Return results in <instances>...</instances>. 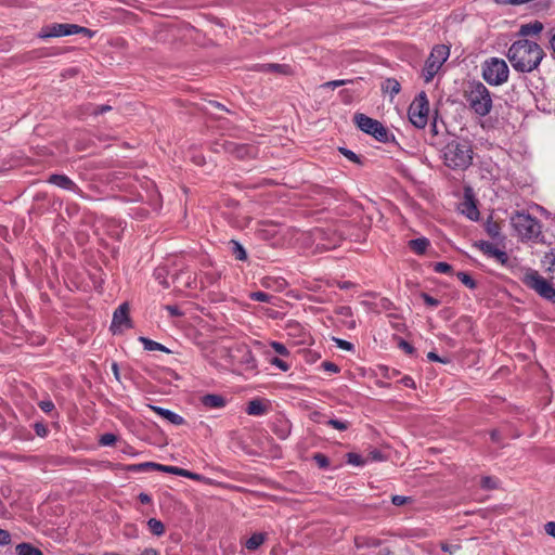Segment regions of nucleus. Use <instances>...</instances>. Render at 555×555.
<instances>
[{"label": "nucleus", "instance_id": "obj_1", "mask_svg": "<svg viewBox=\"0 0 555 555\" xmlns=\"http://www.w3.org/2000/svg\"><path fill=\"white\" fill-rule=\"evenodd\" d=\"M543 49L528 39L515 41L508 49L507 57L515 70L530 73L534 70L544 57Z\"/></svg>", "mask_w": 555, "mask_h": 555}, {"label": "nucleus", "instance_id": "obj_2", "mask_svg": "<svg viewBox=\"0 0 555 555\" xmlns=\"http://www.w3.org/2000/svg\"><path fill=\"white\" fill-rule=\"evenodd\" d=\"M473 146L468 140L453 139L443 149L444 165L454 170H464L473 162Z\"/></svg>", "mask_w": 555, "mask_h": 555}, {"label": "nucleus", "instance_id": "obj_3", "mask_svg": "<svg viewBox=\"0 0 555 555\" xmlns=\"http://www.w3.org/2000/svg\"><path fill=\"white\" fill-rule=\"evenodd\" d=\"M468 107L478 116L485 117L492 109V98L488 88L480 81L469 82L464 91Z\"/></svg>", "mask_w": 555, "mask_h": 555}, {"label": "nucleus", "instance_id": "obj_4", "mask_svg": "<svg viewBox=\"0 0 555 555\" xmlns=\"http://www.w3.org/2000/svg\"><path fill=\"white\" fill-rule=\"evenodd\" d=\"M509 220L521 241H537L542 234L540 221L525 211L513 212Z\"/></svg>", "mask_w": 555, "mask_h": 555}, {"label": "nucleus", "instance_id": "obj_5", "mask_svg": "<svg viewBox=\"0 0 555 555\" xmlns=\"http://www.w3.org/2000/svg\"><path fill=\"white\" fill-rule=\"evenodd\" d=\"M482 78L491 86H501L507 81L509 69L503 59L490 57L482 63Z\"/></svg>", "mask_w": 555, "mask_h": 555}, {"label": "nucleus", "instance_id": "obj_6", "mask_svg": "<svg viewBox=\"0 0 555 555\" xmlns=\"http://www.w3.org/2000/svg\"><path fill=\"white\" fill-rule=\"evenodd\" d=\"M81 34L87 36L88 38H92L94 36V31L82 27L76 24H50L41 28L38 34V37L41 39L54 38V37H63L69 35Z\"/></svg>", "mask_w": 555, "mask_h": 555}, {"label": "nucleus", "instance_id": "obj_7", "mask_svg": "<svg viewBox=\"0 0 555 555\" xmlns=\"http://www.w3.org/2000/svg\"><path fill=\"white\" fill-rule=\"evenodd\" d=\"M522 283L542 298L555 302V288L538 271L528 269L522 276Z\"/></svg>", "mask_w": 555, "mask_h": 555}, {"label": "nucleus", "instance_id": "obj_8", "mask_svg": "<svg viewBox=\"0 0 555 555\" xmlns=\"http://www.w3.org/2000/svg\"><path fill=\"white\" fill-rule=\"evenodd\" d=\"M450 55V48L446 44H437L433 48L425 62L423 76L425 82H430Z\"/></svg>", "mask_w": 555, "mask_h": 555}, {"label": "nucleus", "instance_id": "obj_9", "mask_svg": "<svg viewBox=\"0 0 555 555\" xmlns=\"http://www.w3.org/2000/svg\"><path fill=\"white\" fill-rule=\"evenodd\" d=\"M429 102L424 91L418 93L409 107V119L418 129L426 127L428 121Z\"/></svg>", "mask_w": 555, "mask_h": 555}, {"label": "nucleus", "instance_id": "obj_10", "mask_svg": "<svg viewBox=\"0 0 555 555\" xmlns=\"http://www.w3.org/2000/svg\"><path fill=\"white\" fill-rule=\"evenodd\" d=\"M353 120L359 129L363 132L371 134L379 142H388L390 134L388 130L376 119H373L364 114L358 113L353 116Z\"/></svg>", "mask_w": 555, "mask_h": 555}, {"label": "nucleus", "instance_id": "obj_11", "mask_svg": "<svg viewBox=\"0 0 555 555\" xmlns=\"http://www.w3.org/2000/svg\"><path fill=\"white\" fill-rule=\"evenodd\" d=\"M131 326L129 318V305L127 302L121 304L114 312L111 324V330L114 334L121 333L125 328Z\"/></svg>", "mask_w": 555, "mask_h": 555}, {"label": "nucleus", "instance_id": "obj_12", "mask_svg": "<svg viewBox=\"0 0 555 555\" xmlns=\"http://www.w3.org/2000/svg\"><path fill=\"white\" fill-rule=\"evenodd\" d=\"M478 246L485 255L494 258L499 263L505 264L508 261L507 254L504 250L498 248L494 244L489 242H480Z\"/></svg>", "mask_w": 555, "mask_h": 555}, {"label": "nucleus", "instance_id": "obj_13", "mask_svg": "<svg viewBox=\"0 0 555 555\" xmlns=\"http://www.w3.org/2000/svg\"><path fill=\"white\" fill-rule=\"evenodd\" d=\"M461 212L465 215L470 220H477L479 218L478 208L472 197L467 192L465 193L464 201L460 205Z\"/></svg>", "mask_w": 555, "mask_h": 555}, {"label": "nucleus", "instance_id": "obj_14", "mask_svg": "<svg viewBox=\"0 0 555 555\" xmlns=\"http://www.w3.org/2000/svg\"><path fill=\"white\" fill-rule=\"evenodd\" d=\"M257 70L264 73H274L278 75L289 76L293 75V69L287 64H275V63H267L257 65Z\"/></svg>", "mask_w": 555, "mask_h": 555}, {"label": "nucleus", "instance_id": "obj_15", "mask_svg": "<svg viewBox=\"0 0 555 555\" xmlns=\"http://www.w3.org/2000/svg\"><path fill=\"white\" fill-rule=\"evenodd\" d=\"M48 181L64 190L73 192L77 190L76 183L65 175H51Z\"/></svg>", "mask_w": 555, "mask_h": 555}, {"label": "nucleus", "instance_id": "obj_16", "mask_svg": "<svg viewBox=\"0 0 555 555\" xmlns=\"http://www.w3.org/2000/svg\"><path fill=\"white\" fill-rule=\"evenodd\" d=\"M156 414H158L159 416L164 417L165 420H167L168 422H170L171 424L173 425H182L184 423V420L182 416H180L179 414L170 411V410H167V409H164V408H160V406H155V405H151L150 406Z\"/></svg>", "mask_w": 555, "mask_h": 555}, {"label": "nucleus", "instance_id": "obj_17", "mask_svg": "<svg viewBox=\"0 0 555 555\" xmlns=\"http://www.w3.org/2000/svg\"><path fill=\"white\" fill-rule=\"evenodd\" d=\"M204 406L208 409H221L225 405V399L220 395L209 393L201 399Z\"/></svg>", "mask_w": 555, "mask_h": 555}, {"label": "nucleus", "instance_id": "obj_18", "mask_svg": "<svg viewBox=\"0 0 555 555\" xmlns=\"http://www.w3.org/2000/svg\"><path fill=\"white\" fill-rule=\"evenodd\" d=\"M267 539V534L262 532H256L251 534L249 539L245 541V547L249 551H255L260 547Z\"/></svg>", "mask_w": 555, "mask_h": 555}, {"label": "nucleus", "instance_id": "obj_19", "mask_svg": "<svg viewBox=\"0 0 555 555\" xmlns=\"http://www.w3.org/2000/svg\"><path fill=\"white\" fill-rule=\"evenodd\" d=\"M543 29V24L539 21H534L532 23L524 24L520 26L519 34L521 36H532L538 35Z\"/></svg>", "mask_w": 555, "mask_h": 555}, {"label": "nucleus", "instance_id": "obj_20", "mask_svg": "<svg viewBox=\"0 0 555 555\" xmlns=\"http://www.w3.org/2000/svg\"><path fill=\"white\" fill-rule=\"evenodd\" d=\"M163 472L170 473V474L178 475V476H182V477H186V478H190V479H193V480H199L201 479V476L198 474L192 473L190 470H186V469H183V468H180V467H177V466H166V465H164Z\"/></svg>", "mask_w": 555, "mask_h": 555}, {"label": "nucleus", "instance_id": "obj_21", "mask_svg": "<svg viewBox=\"0 0 555 555\" xmlns=\"http://www.w3.org/2000/svg\"><path fill=\"white\" fill-rule=\"evenodd\" d=\"M131 472H146V470H160L163 472L164 465L154 462H145L140 464H133L128 467Z\"/></svg>", "mask_w": 555, "mask_h": 555}, {"label": "nucleus", "instance_id": "obj_22", "mask_svg": "<svg viewBox=\"0 0 555 555\" xmlns=\"http://www.w3.org/2000/svg\"><path fill=\"white\" fill-rule=\"evenodd\" d=\"M266 411H267L266 405L262 403L261 400H258V399L249 401V403L246 408V412L248 415L259 416V415H263L266 413Z\"/></svg>", "mask_w": 555, "mask_h": 555}, {"label": "nucleus", "instance_id": "obj_23", "mask_svg": "<svg viewBox=\"0 0 555 555\" xmlns=\"http://www.w3.org/2000/svg\"><path fill=\"white\" fill-rule=\"evenodd\" d=\"M139 340L142 343L145 350H150V351L157 350V351H163L166 353L170 352V350L168 348H166L164 345H162L157 341H154L150 338L141 336V337H139Z\"/></svg>", "mask_w": 555, "mask_h": 555}, {"label": "nucleus", "instance_id": "obj_24", "mask_svg": "<svg viewBox=\"0 0 555 555\" xmlns=\"http://www.w3.org/2000/svg\"><path fill=\"white\" fill-rule=\"evenodd\" d=\"M409 245L411 247V249L413 251H415L416 254L418 255H422L425 253V250L427 249L428 245H429V242L427 238L425 237H422V238H415V240H411L409 242Z\"/></svg>", "mask_w": 555, "mask_h": 555}, {"label": "nucleus", "instance_id": "obj_25", "mask_svg": "<svg viewBox=\"0 0 555 555\" xmlns=\"http://www.w3.org/2000/svg\"><path fill=\"white\" fill-rule=\"evenodd\" d=\"M17 555H42L41 551L28 543H21L16 546Z\"/></svg>", "mask_w": 555, "mask_h": 555}, {"label": "nucleus", "instance_id": "obj_26", "mask_svg": "<svg viewBox=\"0 0 555 555\" xmlns=\"http://www.w3.org/2000/svg\"><path fill=\"white\" fill-rule=\"evenodd\" d=\"M542 263L545 268V271L555 274V249L545 254L543 257Z\"/></svg>", "mask_w": 555, "mask_h": 555}, {"label": "nucleus", "instance_id": "obj_27", "mask_svg": "<svg viewBox=\"0 0 555 555\" xmlns=\"http://www.w3.org/2000/svg\"><path fill=\"white\" fill-rule=\"evenodd\" d=\"M382 88L385 92H388L391 95H396L400 92V83L393 78L386 79Z\"/></svg>", "mask_w": 555, "mask_h": 555}, {"label": "nucleus", "instance_id": "obj_28", "mask_svg": "<svg viewBox=\"0 0 555 555\" xmlns=\"http://www.w3.org/2000/svg\"><path fill=\"white\" fill-rule=\"evenodd\" d=\"M147 526H149V529L151 530V532L157 537L163 535L165 532L164 524L156 518H151L147 521Z\"/></svg>", "mask_w": 555, "mask_h": 555}, {"label": "nucleus", "instance_id": "obj_29", "mask_svg": "<svg viewBox=\"0 0 555 555\" xmlns=\"http://www.w3.org/2000/svg\"><path fill=\"white\" fill-rule=\"evenodd\" d=\"M231 245H232V254L235 257V259L242 260V261L246 260L247 253H246L245 248L236 241H231Z\"/></svg>", "mask_w": 555, "mask_h": 555}, {"label": "nucleus", "instance_id": "obj_30", "mask_svg": "<svg viewBox=\"0 0 555 555\" xmlns=\"http://www.w3.org/2000/svg\"><path fill=\"white\" fill-rule=\"evenodd\" d=\"M236 350L243 352V361L246 363L247 367L254 369L256 366L251 352L245 346L237 347Z\"/></svg>", "mask_w": 555, "mask_h": 555}, {"label": "nucleus", "instance_id": "obj_31", "mask_svg": "<svg viewBox=\"0 0 555 555\" xmlns=\"http://www.w3.org/2000/svg\"><path fill=\"white\" fill-rule=\"evenodd\" d=\"M351 82H353V80H350V79H337V80H332V81L324 82L321 86V88H323V89H335L337 87L346 86V85L351 83Z\"/></svg>", "mask_w": 555, "mask_h": 555}, {"label": "nucleus", "instance_id": "obj_32", "mask_svg": "<svg viewBox=\"0 0 555 555\" xmlns=\"http://www.w3.org/2000/svg\"><path fill=\"white\" fill-rule=\"evenodd\" d=\"M326 424L340 431L347 430L349 428V422L336 418L328 420Z\"/></svg>", "mask_w": 555, "mask_h": 555}, {"label": "nucleus", "instance_id": "obj_33", "mask_svg": "<svg viewBox=\"0 0 555 555\" xmlns=\"http://www.w3.org/2000/svg\"><path fill=\"white\" fill-rule=\"evenodd\" d=\"M457 278L468 288L474 289L476 287V282L473 280V278L469 274H467L465 272H459Z\"/></svg>", "mask_w": 555, "mask_h": 555}, {"label": "nucleus", "instance_id": "obj_34", "mask_svg": "<svg viewBox=\"0 0 555 555\" xmlns=\"http://www.w3.org/2000/svg\"><path fill=\"white\" fill-rule=\"evenodd\" d=\"M117 441V436L111 433L101 436L99 443L103 447L113 446Z\"/></svg>", "mask_w": 555, "mask_h": 555}, {"label": "nucleus", "instance_id": "obj_35", "mask_svg": "<svg viewBox=\"0 0 555 555\" xmlns=\"http://www.w3.org/2000/svg\"><path fill=\"white\" fill-rule=\"evenodd\" d=\"M250 299L261 302H270L273 296L264 292H254L249 295Z\"/></svg>", "mask_w": 555, "mask_h": 555}, {"label": "nucleus", "instance_id": "obj_36", "mask_svg": "<svg viewBox=\"0 0 555 555\" xmlns=\"http://www.w3.org/2000/svg\"><path fill=\"white\" fill-rule=\"evenodd\" d=\"M313 461L320 468H327L330 466V460L323 453H315L313 455Z\"/></svg>", "mask_w": 555, "mask_h": 555}, {"label": "nucleus", "instance_id": "obj_37", "mask_svg": "<svg viewBox=\"0 0 555 555\" xmlns=\"http://www.w3.org/2000/svg\"><path fill=\"white\" fill-rule=\"evenodd\" d=\"M348 463L356 466H361L367 463V460L363 459L360 454L348 453Z\"/></svg>", "mask_w": 555, "mask_h": 555}, {"label": "nucleus", "instance_id": "obj_38", "mask_svg": "<svg viewBox=\"0 0 555 555\" xmlns=\"http://www.w3.org/2000/svg\"><path fill=\"white\" fill-rule=\"evenodd\" d=\"M365 460H367V463L369 462H380V461H384L385 457L379 450L375 449V450H372L369 452Z\"/></svg>", "mask_w": 555, "mask_h": 555}, {"label": "nucleus", "instance_id": "obj_39", "mask_svg": "<svg viewBox=\"0 0 555 555\" xmlns=\"http://www.w3.org/2000/svg\"><path fill=\"white\" fill-rule=\"evenodd\" d=\"M391 502L396 506H401V505L413 502V499L411 496H404V495H392Z\"/></svg>", "mask_w": 555, "mask_h": 555}, {"label": "nucleus", "instance_id": "obj_40", "mask_svg": "<svg viewBox=\"0 0 555 555\" xmlns=\"http://www.w3.org/2000/svg\"><path fill=\"white\" fill-rule=\"evenodd\" d=\"M481 487L487 490L495 489L498 487V482L494 478L486 476L481 479Z\"/></svg>", "mask_w": 555, "mask_h": 555}, {"label": "nucleus", "instance_id": "obj_41", "mask_svg": "<svg viewBox=\"0 0 555 555\" xmlns=\"http://www.w3.org/2000/svg\"><path fill=\"white\" fill-rule=\"evenodd\" d=\"M270 345L276 353L284 356V357H287L289 354V351L282 343L272 341Z\"/></svg>", "mask_w": 555, "mask_h": 555}, {"label": "nucleus", "instance_id": "obj_42", "mask_svg": "<svg viewBox=\"0 0 555 555\" xmlns=\"http://www.w3.org/2000/svg\"><path fill=\"white\" fill-rule=\"evenodd\" d=\"M339 152L345 157H347L349 160H351L353 163H357V164H360V158H359V156L354 152H352V151H350L348 149H345V147H339Z\"/></svg>", "mask_w": 555, "mask_h": 555}, {"label": "nucleus", "instance_id": "obj_43", "mask_svg": "<svg viewBox=\"0 0 555 555\" xmlns=\"http://www.w3.org/2000/svg\"><path fill=\"white\" fill-rule=\"evenodd\" d=\"M434 270L438 273H450L452 271V267L447 262H436Z\"/></svg>", "mask_w": 555, "mask_h": 555}, {"label": "nucleus", "instance_id": "obj_44", "mask_svg": "<svg viewBox=\"0 0 555 555\" xmlns=\"http://www.w3.org/2000/svg\"><path fill=\"white\" fill-rule=\"evenodd\" d=\"M270 363H271L272 365H274V366L279 367V369H280L281 371H283V372H286V371H288V370H289V365H288L285 361H283L282 359H280V358H276V357L272 358V359L270 360Z\"/></svg>", "mask_w": 555, "mask_h": 555}, {"label": "nucleus", "instance_id": "obj_45", "mask_svg": "<svg viewBox=\"0 0 555 555\" xmlns=\"http://www.w3.org/2000/svg\"><path fill=\"white\" fill-rule=\"evenodd\" d=\"M487 232L492 237H498L500 235V227L495 222H489L487 224Z\"/></svg>", "mask_w": 555, "mask_h": 555}, {"label": "nucleus", "instance_id": "obj_46", "mask_svg": "<svg viewBox=\"0 0 555 555\" xmlns=\"http://www.w3.org/2000/svg\"><path fill=\"white\" fill-rule=\"evenodd\" d=\"M38 405L44 413H50L54 410V403L51 400H42Z\"/></svg>", "mask_w": 555, "mask_h": 555}, {"label": "nucleus", "instance_id": "obj_47", "mask_svg": "<svg viewBox=\"0 0 555 555\" xmlns=\"http://www.w3.org/2000/svg\"><path fill=\"white\" fill-rule=\"evenodd\" d=\"M421 297L423 298L424 302L430 307H437L439 306L440 301L431 296H429L426 293H422Z\"/></svg>", "mask_w": 555, "mask_h": 555}, {"label": "nucleus", "instance_id": "obj_48", "mask_svg": "<svg viewBox=\"0 0 555 555\" xmlns=\"http://www.w3.org/2000/svg\"><path fill=\"white\" fill-rule=\"evenodd\" d=\"M322 367L330 373H338L339 372V367L333 362L324 361L322 363Z\"/></svg>", "mask_w": 555, "mask_h": 555}, {"label": "nucleus", "instance_id": "obj_49", "mask_svg": "<svg viewBox=\"0 0 555 555\" xmlns=\"http://www.w3.org/2000/svg\"><path fill=\"white\" fill-rule=\"evenodd\" d=\"M11 542V534L3 529H0V545H8Z\"/></svg>", "mask_w": 555, "mask_h": 555}, {"label": "nucleus", "instance_id": "obj_50", "mask_svg": "<svg viewBox=\"0 0 555 555\" xmlns=\"http://www.w3.org/2000/svg\"><path fill=\"white\" fill-rule=\"evenodd\" d=\"M334 340L336 341L337 347H339L340 349L348 350V351L353 349V345L347 340L339 339V338H335Z\"/></svg>", "mask_w": 555, "mask_h": 555}, {"label": "nucleus", "instance_id": "obj_51", "mask_svg": "<svg viewBox=\"0 0 555 555\" xmlns=\"http://www.w3.org/2000/svg\"><path fill=\"white\" fill-rule=\"evenodd\" d=\"M399 347L408 354L414 353V347L405 340H400Z\"/></svg>", "mask_w": 555, "mask_h": 555}, {"label": "nucleus", "instance_id": "obj_52", "mask_svg": "<svg viewBox=\"0 0 555 555\" xmlns=\"http://www.w3.org/2000/svg\"><path fill=\"white\" fill-rule=\"evenodd\" d=\"M111 109H112V107L109 105L92 106L91 114L99 115V114L106 113V112H108Z\"/></svg>", "mask_w": 555, "mask_h": 555}, {"label": "nucleus", "instance_id": "obj_53", "mask_svg": "<svg viewBox=\"0 0 555 555\" xmlns=\"http://www.w3.org/2000/svg\"><path fill=\"white\" fill-rule=\"evenodd\" d=\"M544 530L545 532L555 538V521H548L544 525Z\"/></svg>", "mask_w": 555, "mask_h": 555}, {"label": "nucleus", "instance_id": "obj_54", "mask_svg": "<svg viewBox=\"0 0 555 555\" xmlns=\"http://www.w3.org/2000/svg\"><path fill=\"white\" fill-rule=\"evenodd\" d=\"M36 434L40 437H44L47 435V428L42 424L35 425Z\"/></svg>", "mask_w": 555, "mask_h": 555}, {"label": "nucleus", "instance_id": "obj_55", "mask_svg": "<svg viewBox=\"0 0 555 555\" xmlns=\"http://www.w3.org/2000/svg\"><path fill=\"white\" fill-rule=\"evenodd\" d=\"M427 358L428 360L430 361H434V362H442V363H446L444 360H442L437 353L430 351L427 353Z\"/></svg>", "mask_w": 555, "mask_h": 555}, {"label": "nucleus", "instance_id": "obj_56", "mask_svg": "<svg viewBox=\"0 0 555 555\" xmlns=\"http://www.w3.org/2000/svg\"><path fill=\"white\" fill-rule=\"evenodd\" d=\"M441 548H442V551H444V552L453 553L455 550H457V548H459V546H456V545H449V544L443 543V544L441 545Z\"/></svg>", "mask_w": 555, "mask_h": 555}, {"label": "nucleus", "instance_id": "obj_57", "mask_svg": "<svg viewBox=\"0 0 555 555\" xmlns=\"http://www.w3.org/2000/svg\"><path fill=\"white\" fill-rule=\"evenodd\" d=\"M166 309L168 310V312L173 315V317H177V315H180L181 312L179 311V309L175 306H167Z\"/></svg>", "mask_w": 555, "mask_h": 555}, {"label": "nucleus", "instance_id": "obj_58", "mask_svg": "<svg viewBox=\"0 0 555 555\" xmlns=\"http://www.w3.org/2000/svg\"><path fill=\"white\" fill-rule=\"evenodd\" d=\"M140 555H159L154 548H145Z\"/></svg>", "mask_w": 555, "mask_h": 555}, {"label": "nucleus", "instance_id": "obj_59", "mask_svg": "<svg viewBox=\"0 0 555 555\" xmlns=\"http://www.w3.org/2000/svg\"><path fill=\"white\" fill-rule=\"evenodd\" d=\"M340 241V237H337L336 241L334 243H328V244H323L322 246L325 248V249H331V248H334L337 246V244L339 243Z\"/></svg>", "mask_w": 555, "mask_h": 555}, {"label": "nucleus", "instance_id": "obj_60", "mask_svg": "<svg viewBox=\"0 0 555 555\" xmlns=\"http://www.w3.org/2000/svg\"><path fill=\"white\" fill-rule=\"evenodd\" d=\"M139 499L142 503H150L151 502V498L146 494V493H141L139 495Z\"/></svg>", "mask_w": 555, "mask_h": 555}, {"label": "nucleus", "instance_id": "obj_61", "mask_svg": "<svg viewBox=\"0 0 555 555\" xmlns=\"http://www.w3.org/2000/svg\"><path fill=\"white\" fill-rule=\"evenodd\" d=\"M491 439H492L494 442H498V441H499V431H498V430H492V431H491Z\"/></svg>", "mask_w": 555, "mask_h": 555}, {"label": "nucleus", "instance_id": "obj_62", "mask_svg": "<svg viewBox=\"0 0 555 555\" xmlns=\"http://www.w3.org/2000/svg\"><path fill=\"white\" fill-rule=\"evenodd\" d=\"M550 46H551L553 52L555 53V34L550 39Z\"/></svg>", "mask_w": 555, "mask_h": 555}, {"label": "nucleus", "instance_id": "obj_63", "mask_svg": "<svg viewBox=\"0 0 555 555\" xmlns=\"http://www.w3.org/2000/svg\"><path fill=\"white\" fill-rule=\"evenodd\" d=\"M112 370H113L116 378H118V365H117V363H113L112 364Z\"/></svg>", "mask_w": 555, "mask_h": 555}, {"label": "nucleus", "instance_id": "obj_64", "mask_svg": "<svg viewBox=\"0 0 555 555\" xmlns=\"http://www.w3.org/2000/svg\"><path fill=\"white\" fill-rule=\"evenodd\" d=\"M104 555H119V554H117V553H106Z\"/></svg>", "mask_w": 555, "mask_h": 555}]
</instances>
